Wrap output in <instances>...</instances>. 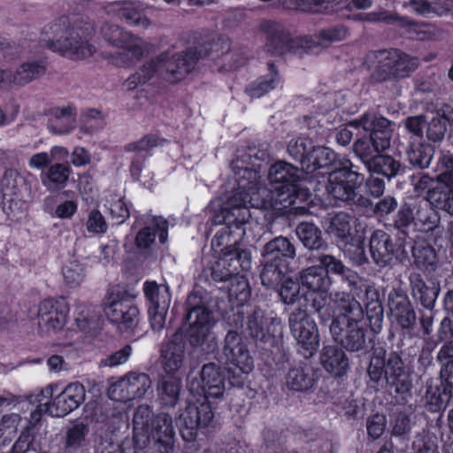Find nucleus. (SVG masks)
I'll return each instance as SVG.
<instances>
[{
	"instance_id": "obj_1",
	"label": "nucleus",
	"mask_w": 453,
	"mask_h": 453,
	"mask_svg": "<svg viewBox=\"0 0 453 453\" xmlns=\"http://www.w3.org/2000/svg\"><path fill=\"white\" fill-rule=\"evenodd\" d=\"M269 158L268 144L262 143L259 145L249 146L243 153L237 155L236 159L233 161L234 170H238L235 174L239 177L236 179L238 182V191L231 196L224 207L221 209L219 215L216 216V222L225 224L226 226L218 232L211 241L212 247H219L223 244L226 238L229 239V235L234 230L239 231L240 237L244 235L242 226L250 218V210L247 204L239 203L243 200L244 196H248V188L250 183H256L257 180V169L260 163Z\"/></svg>"
},
{
	"instance_id": "obj_2",
	"label": "nucleus",
	"mask_w": 453,
	"mask_h": 453,
	"mask_svg": "<svg viewBox=\"0 0 453 453\" xmlns=\"http://www.w3.org/2000/svg\"><path fill=\"white\" fill-rule=\"evenodd\" d=\"M271 188L269 189L250 183L248 196H244L239 203L250 207L285 211L296 203L297 181L300 171L292 165L280 161L273 165L268 173Z\"/></svg>"
},
{
	"instance_id": "obj_3",
	"label": "nucleus",
	"mask_w": 453,
	"mask_h": 453,
	"mask_svg": "<svg viewBox=\"0 0 453 453\" xmlns=\"http://www.w3.org/2000/svg\"><path fill=\"white\" fill-rule=\"evenodd\" d=\"M330 300L339 312L330 325L333 338L348 350L363 349L366 340L362 326L364 310L360 303L346 291L332 292Z\"/></svg>"
},
{
	"instance_id": "obj_4",
	"label": "nucleus",
	"mask_w": 453,
	"mask_h": 453,
	"mask_svg": "<svg viewBox=\"0 0 453 453\" xmlns=\"http://www.w3.org/2000/svg\"><path fill=\"white\" fill-rule=\"evenodd\" d=\"M42 35L46 47L71 60H84L96 52L88 28L73 26L66 17L47 25Z\"/></svg>"
},
{
	"instance_id": "obj_5",
	"label": "nucleus",
	"mask_w": 453,
	"mask_h": 453,
	"mask_svg": "<svg viewBox=\"0 0 453 453\" xmlns=\"http://www.w3.org/2000/svg\"><path fill=\"white\" fill-rule=\"evenodd\" d=\"M357 131L358 138L353 144L354 153L365 165L381 151L388 149L392 137L390 121L365 113L359 119L349 122Z\"/></svg>"
},
{
	"instance_id": "obj_6",
	"label": "nucleus",
	"mask_w": 453,
	"mask_h": 453,
	"mask_svg": "<svg viewBox=\"0 0 453 453\" xmlns=\"http://www.w3.org/2000/svg\"><path fill=\"white\" fill-rule=\"evenodd\" d=\"M0 195L4 213L12 220L19 221L33 200L31 180L15 170H6L0 180Z\"/></svg>"
},
{
	"instance_id": "obj_7",
	"label": "nucleus",
	"mask_w": 453,
	"mask_h": 453,
	"mask_svg": "<svg viewBox=\"0 0 453 453\" xmlns=\"http://www.w3.org/2000/svg\"><path fill=\"white\" fill-rule=\"evenodd\" d=\"M101 33L104 39L121 51L112 54L102 52V56L109 63L117 66H127L139 60L144 53V42L139 37L124 30L115 24L103 25Z\"/></svg>"
},
{
	"instance_id": "obj_8",
	"label": "nucleus",
	"mask_w": 453,
	"mask_h": 453,
	"mask_svg": "<svg viewBox=\"0 0 453 453\" xmlns=\"http://www.w3.org/2000/svg\"><path fill=\"white\" fill-rule=\"evenodd\" d=\"M214 418L213 409L205 397H188L185 408L180 410L179 414L181 437L186 441H194L198 431L211 426Z\"/></svg>"
},
{
	"instance_id": "obj_9",
	"label": "nucleus",
	"mask_w": 453,
	"mask_h": 453,
	"mask_svg": "<svg viewBox=\"0 0 453 453\" xmlns=\"http://www.w3.org/2000/svg\"><path fill=\"white\" fill-rule=\"evenodd\" d=\"M349 161L343 163L342 166L334 170L328 175L326 190L335 200L349 203H365V201L357 191L362 180L361 175L351 170Z\"/></svg>"
},
{
	"instance_id": "obj_10",
	"label": "nucleus",
	"mask_w": 453,
	"mask_h": 453,
	"mask_svg": "<svg viewBox=\"0 0 453 453\" xmlns=\"http://www.w3.org/2000/svg\"><path fill=\"white\" fill-rule=\"evenodd\" d=\"M261 27L267 34L265 50L273 55L297 53L299 50L308 51L316 42L311 35L292 38L282 25L273 21H264Z\"/></svg>"
},
{
	"instance_id": "obj_11",
	"label": "nucleus",
	"mask_w": 453,
	"mask_h": 453,
	"mask_svg": "<svg viewBox=\"0 0 453 453\" xmlns=\"http://www.w3.org/2000/svg\"><path fill=\"white\" fill-rule=\"evenodd\" d=\"M203 58L198 49H190L185 51L171 53L163 52L159 55L162 67L159 69V77L175 83L184 80L194 69L196 63Z\"/></svg>"
},
{
	"instance_id": "obj_12",
	"label": "nucleus",
	"mask_w": 453,
	"mask_h": 453,
	"mask_svg": "<svg viewBox=\"0 0 453 453\" xmlns=\"http://www.w3.org/2000/svg\"><path fill=\"white\" fill-rule=\"evenodd\" d=\"M251 268V255L248 250L232 245L222 250L219 259L211 267V277L215 281L230 280L234 276Z\"/></svg>"
},
{
	"instance_id": "obj_13",
	"label": "nucleus",
	"mask_w": 453,
	"mask_h": 453,
	"mask_svg": "<svg viewBox=\"0 0 453 453\" xmlns=\"http://www.w3.org/2000/svg\"><path fill=\"white\" fill-rule=\"evenodd\" d=\"M290 331L298 344L306 351L304 356H312L319 345V334L315 321L305 310L296 308L289 315Z\"/></svg>"
},
{
	"instance_id": "obj_14",
	"label": "nucleus",
	"mask_w": 453,
	"mask_h": 453,
	"mask_svg": "<svg viewBox=\"0 0 453 453\" xmlns=\"http://www.w3.org/2000/svg\"><path fill=\"white\" fill-rule=\"evenodd\" d=\"M151 387L152 380L147 373L130 372L111 385L108 395L114 401L127 402L143 397Z\"/></svg>"
},
{
	"instance_id": "obj_15",
	"label": "nucleus",
	"mask_w": 453,
	"mask_h": 453,
	"mask_svg": "<svg viewBox=\"0 0 453 453\" xmlns=\"http://www.w3.org/2000/svg\"><path fill=\"white\" fill-rule=\"evenodd\" d=\"M69 306L65 299H45L38 305L37 325L42 334L57 333L67 322Z\"/></svg>"
},
{
	"instance_id": "obj_16",
	"label": "nucleus",
	"mask_w": 453,
	"mask_h": 453,
	"mask_svg": "<svg viewBox=\"0 0 453 453\" xmlns=\"http://www.w3.org/2000/svg\"><path fill=\"white\" fill-rule=\"evenodd\" d=\"M85 398V388L79 382L70 383L54 398L52 403L44 404L45 412L53 417H64L78 409Z\"/></svg>"
},
{
	"instance_id": "obj_17",
	"label": "nucleus",
	"mask_w": 453,
	"mask_h": 453,
	"mask_svg": "<svg viewBox=\"0 0 453 453\" xmlns=\"http://www.w3.org/2000/svg\"><path fill=\"white\" fill-rule=\"evenodd\" d=\"M223 353L226 360L243 374L254 368V361L242 336L236 331H229L225 337Z\"/></svg>"
},
{
	"instance_id": "obj_18",
	"label": "nucleus",
	"mask_w": 453,
	"mask_h": 453,
	"mask_svg": "<svg viewBox=\"0 0 453 453\" xmlns=\"http://www.w3.org/2000/svg\"><path fill=\"white\" fill-rule=\"evenodd\" d=\"M200 378L201 385L195 380L190 382L189 390L191 392H195L200 388L203 395H199V396H203L206 399L209 397L220 398L223 396L226 390L225 376L219 365L215 363L203 365Z\"/></svg>"
},
{
	"instance_id": "obj_19",
	"label": "nucleus",
	"mask_w": 453,
	"mask_h": 453,
	"mask_svg": "<svg viewBox=\"0 0 453 453\" xmlns=\"http://www.w3.org/2000/svg\"><path fill=\"white\" fill-rule=\"evenodd\" d=\"M186 341L182 330L178 329L161 349V365L167 374H175L186 362Z\"/></svg>"
},
{
	"instance_id": "obj_20",
	"label": "nucleus",
	"mask_w": 453,
	"mask_h": 453,
	"mask_svg": "<svg viewBox=\"0 0 453 453\" xmlns=\"http://www.w3.org/2000/svg\"><path fill=\"white\" fill-rule=\"evenodd\" d=\"M388 306L392 325L399 327L404 335L411 336L417 317L408 297L397 291L391 292L388 296Z\"/></svg>"
},
{
	"instance_id": "obj_21",
	"label": "nucleus",
	"mask_w": 453,
	"mask_h": 453,
	"mask_svg": "<svg viewBox=\"0 0 453 453\" xmlns=\"http://www.w3.org/2000/svg\"><path fill=\"white\" fill-rule=\"evenodd\" d=\"M148 432L150 441L153 440L159 453H173L175 431L171 416L166 413L157 414Z\"/></svg>"
},
{
	"instance_id": "obj_22",
	"label": "nucleus",
	"mask_w": 453,
	"mask_h": 453,
	"mask_svg": "<svg viewBox=\"0 0 453 453\" xmlns=\"http://www.w3.org/2000/svg\"><path fill=\"white\" fill-rule=\"evenodd\" d=\"M189 322L188 338L193 346L202 345L214 325L211 312L203 307H194L187 315Z\"/></svg>"
},
{
	"instance_id": "obj_23",
	"label": "nucleus",
	"mask_w": 453,
	"mask_h": 453,
	"mask_svg": "<svg viewBox=\"0 0 453 453\" xmlns=\"http://www.w3.org/2000/svg\"><path fill=\"white\" fill-rule=\"evenodd\" d=\"M280 319L273 314H266L261 309H255L248 317V329L252 338L259 341H267L277 332Z\"/></svg>"
},
{
	"instance_id": "obj_24",
	"label": "nucleus",
	"mask_w": 453,
	"mask_h": 453,
	"mask_svg": "<svg viewBox=\"0 0 453 453\" xmlns=\"http://www.w3.org/2000/svg\"><path fill=\"white\" fill-rule=\"evenodd\" d=\"M109 12L115 13L120 19L131 26L148 28L151 25L150 19L142 12L138 2L125 0L109 4Z\"/></svg>"
},
{
	"instance_id": "obj_25",
	"label": "nucleus",
	"mask_w": 453,
	"mask_h": 453,
	"mask_svg": "<svg viewBox=\"0 0 453 453\" xmlns=\"http://www.w3.org/2000/svg\"><path fill=\"white\" fill-rule=\"evenodd\" d=\"M151 408L147 404L139 405L133 417V440L135 447L143 449L150 443L149 430L156 418Z\"/></svg>"
},
{
	"instance_id": "obj_26",
	"label": "nucleus",
	"mask_w": 453,
	"mask_h": 453,
	"mask_svg": "<svg viewBox=\"0 0 453 453\" xmlns=\"http://www.w3.org/2000/svg\"><path fill=\"white\" fill-rule=\"evenodd\" d=\"M147 226L142 227L137 234L135 244L141 250H147L155 242L156 235L159 241L165 243L167 240L168 222L161 217H154L146 222Z\"/></svg>"
},
{
	"instance_id": "obj_27",
	"label": "nucleus",
	"mask_w": 453,
	"mask_h": 453,
	"mask_svg": "<svg viewBox=\"0 0 453 453\" xmlns=\"http://www.w3.org/2000/svg\"><path fill=\"white\" fill-rule=\"evenodd\" d=\"M397 50H380L371 52L367 57V63L373 69L374 74L380 81H386L393 78Z\"/></svg>"
},
{
	"instance_id": "obj_28",
	"label": "nucleus",
	"mask_w": 453,
	"mask_h": 453,
	"mask_svg": "<svg viewBox=\"0 0 453 453\" xmlns=\"http://www.w3.org/2000/svg\"><path fill=\"white\" fill-rule=\"evenodd\" d=\"M370 252L373 261L381 267L386 266L393 258L394 246L388 234L376 230L370 239Z\"/></svg>"
},
{
	"instance_id": "obj_29",
	"label": "nucleus",
	"mask_w": 453,
	"mask_h": 453,
	"mask_svg": "<svg viewBox=\"0 0 453 453\" xmlns=\"http://www.w3.org/2000/svg\"><path fill=\"white\" fill-rule=\"evenodd\" d=\"M320 361L324 369L334 376H342L349 367L345 352L336 346H325L320 354Z\"/></svg>"
},
{
	"instance_id": "obj_30",
	"label": "nucleus",
	"mask_w": 453,
	"mask_h": 453,
	"mask_svg": "<svg viewBox=\"0 0 453 453\" xmlns=\"http://www.w3.org/2000/svg\"><path fill=\"white\" fill-rule=\"evenodd\" d=\"M47 128L55 135L70 134L75 128V113L73 108L67 106L52 109Z\"/></svg>"
},
{
	"instance_id": "obj_31",
	"label": "nucleus",
	"mask_w": 453,
	"mask_h": 453,
	"mask_svg": "<svg viewBox=\"0 0 453 453\" xmlns=\"http://www.w3.org/2000/svg\"><path fill=\"white\" fill-rule=\"evenodd\" d=\"M299 280L302 285L312 292H326L331 284V279L325 270L317 265L310 266L300 273Z\"/></svg>"
},
{
	"instance_id": "obj_32",
	"label": "nucleus",
	"mask_w": 453,
	"mask_h": 453,
	"mask_svg": "<svg viewBox=\"0 0 453 453\" xmlns=\"http://www.w3.org/2000/svg\"><path fill=\"white\" fill-rule=\"evenodd\" d=\"M128 301L126 293L119 288H113L106 293L102 306L106 318L112 324L119 319V316L127 308Z\"/></svg>"
},
{
	"instance_id": "obj_33",
	"label": "nucleus",
	"mask_w": 453,
	"mask_h": 453,
	"mask_svg": "<svg viewBox=\"0 0 453 453\" xmlns=\"http://www.w3.org/2000/svg\"><path fill=\"white\" fill-rule=\"evenodd\" d=\"M46 67L42 61H27L21 64L11 76L14 86L22 87L38 79L45 73Z\"/></svg>"
},
{
	"instance_id": "obj_34",
	"label": "nucleus",
	"mask_w": 453,
	"mask_h": 453,
	"mask_svg": "<svg viewBox=\"0 0 453 453\" xmlns=\"http://www.w3.org/2000/svg\"><path fill=\"white\" fill-rule=\"evenodd\" d=\"M75 323L81 331L92 334L100 326L99 312L91 305L80 303L75 309Z\"/></svg>"
},
{
	"instance_id": "obj_35",
	"label": "nucleus",
	"mask_w": 453,
	"mask_h": 453,
	"mask_svg": "<svg viewBox=\"0 0 453 453\" xmlns=\"http://www.w3.org/2000/svg\"><path fill=\"white\" fill-rule=\"evenodd\" d=\"M411 10L423 16H443L453 8V0H411Z\"/></svg>"
},
{
	"instance_id": "obj_36",
	"label": "nucleus",
	"mask_w": 453,
	"mask_h": 453,
	"mask_svg": "<svg viewBox=\"0 0 453 453\" xmlns=\"http://www.w3.org/2000/svg\"><path fill=\"white\" fill-rule=\"evenodd\" d=\"M268 74L250 83L245 89L250 98H259L274 89L280 83V77L273 64H268Z\"/></svg>"
},
{
	"instance_id": "obj_37",
	"label": "nucleus",
	"mask_w": 453,
	"mask_h": 453,
	"mask_svg": "<svg viewBox=\"0 0 453 453\" xmlns=\"http://www.w3.org/2000/svg\"><path fill=\"white\" fill-rule=\"evenodd\" d=\"M262 255L265 259L274 262L281 257L293 259L296 257V249L288 239L279 236L265 245Z\"/></svg>"
},
{
	"instance_id": "obj_38",
	"label": "nucleus",
	"mask_w": 453,
	"mask_h": 453,
	"mask_svg": "<svg viewBox=\"0 0 453 453\" xmlns=\"http://www.w3.org/2000/svg\"><path fill=\"white\" fill-rule=\"evenodd\" d=\"M296 232L299 240L309 250H319L326 246L321 231L313 223L302 222L297 226Z\"/></svg>"
},
{
	"instance_id": "obj_39",
	"label": "nucleus",
	"mask_w": 453,
	"mask_h": 453,
	"mask_svg": "<svg viewBox=\"0 0 453 453\" xmlns=\"http://www.w3.org/2000/svg\"><path fill=\"white\" fill-rule=\"evenodd\" d=\"M335 158V154L327 147L312 145L306 159L304 160L303 169L307 173H312L318 168H324L330 165Z\"/></svg>"
},
{
	"instance_id": "obj_40",
	"label": "nucleus",
	"mask_w": 453,
	"mask_h": 453,
	"mask_svg": "<svg viewBox=\"0 0 453 453\" xmlns=\"http://www.w3.org/2000/svg\"><path fill=\"white\" fill-rule=\"evenodd\" d=\"M181 380L177 377H164L157 385L158 399L165 406H174L179 400Z\"/></svg>"
},
{
	"instance_id": "obj_41",
	"label": "nucleus",
	"mask_w": 453,
	"mask_h": 453,
	"mask_svg": "<svg viewBox=\"0 0 453 453\" xmlns=\"http://www.w3.org/2000/svg\"><path fill=\"white\" fill-rule=\"evenodd\" d=\"M71 169L62 164H55L41 174L42 183L49 190L59 189L65 186Z\"/></svg>"
},
{
	"instance_id": "obj_42",
	"label": "nucleus",
	"mask_w": 453,
	"mask_h": 453,
	"mask_svg": "<svg viewBox=\"0 0 453 453\" xmlns=\"http://www.w3.org/2000/svg\"><path fill=\"white\" fill-rule=\"evenodd\" d=\"M143 291L150 303L149 307H170L171 296L168 286L159 285L155 281H146L143 285Z\"/></svg>"
},
{
	"instance_id": "obj_43",
	"label": "nucleus",
	"mask_w": 453,
	"mask_h": 453,
	"mask_svg": "<svg viewBox=\"0 0 453 453\" xmlns=\"http://www.w3.org/2000/svg\"><path fill=\"white\" fill-rule=\"evenodd\" d=\"M370 173L382 174L391 179L397 175L401 170V164L390 156L379 153L367 165H365Z\"/></svg>"
},
{
	"instance_id": "obj_44",
	"label": "nucleus",
	"mask_w": 453,
	"mask_h": 453,
	"mask_svg": "<svg viewBox=\"0 0 453 453\" xmlns=\"http://www.w3.org/2000/svg\"><path fill=\"white\" fill-rule=\"evenodd\" d=\"M162 67L159 61V55L155 58L144 64L135 73L129 76L124 86L127 90L134 89L137 86L146 83L155 74L159 76V69Z\"/></svg>"
},
{
	"instance_id": "obj_45",
	"label": "nucleus",
	"mask_w": 453,
	"mask_h": 453,
	"mask_svg": "<svg viewBox=\"0 0 453 453\" xmlns=\"http://www.w3.org/2000/svg\"><path fill=\"white\" fill-rule=\"evenodd\" d=\"M355 219L349 214L341 211L331 218L328 232L342 241H347L353 233Z\"/></svg>"
},
{
	"instance_id": "obj_46",
	"label": "nucleus",
	"mask_w": 453,
	"mask_h": 453,
	"mask_svg": "<svg viewBox=\"0 0 453 453\" xmlns=\"http://www.w3.org/2000/svg\"><path fill=\"white\" fill-rule=\"evenodd\" d=\"M314 378L311 369L295 367L286 376V386L294 391H305L312 388Z\"/></svg>"
},
{
	"instance_id": "obj_47",
	"label": "nucleus",
	"mask_w": 453,
	"mask_h": 453,
	"mask_svg": "<svg viewBox=\"0 0 453 453\" xmlns=\"http://www.w3.org/2000/svg\"><path fill=\"white\" fill-rule=\"evenodd\" d=\"M410 283L413 296L418 299L425 308H432L436 299V291L427 287L421 276L418 273H411L410 275Z\"/></svg>"
},
{
	"instance_id": "obj_48",
	"label": "nucleus",
	"mask_w": 453,
	"mask_h": 453,
	"mask_svg": "<svg viewBox=\"0 0 453 453\" xmlns=\"http://www.w3.org/2000/svg\"><path fill=\"white\" fill-rule=\"evenodd\" d=\"M430 204L453 215V187L434 186L427 193Z\"/></svg>"
},
{
	"instance_id": "obj_49",
	"label": "nucleus",
	"mask_w": 453,
	"mask_h": 453,
	"mask_svg": "<svg viewBox=\"0 0 453 453\" xmlns=\"http://www.w3.org/2000/svg\"><path fill=\"white\" fill-rule=\"evenodd\" d=\"M434 152V148L429 144L411 143L407 150V156L411 165L424 169L429 166Z\"/></svg>"
},
{
	"instance_id": "obj_50",
	"label": "nucleus",
	"mask_w": 453,
	"mask_h": 453,
	"mask_svg": "<svg viewBox=\"0 0 453 453\" xmlns=\"http://www.w3.org/2000/svg\"><path fill=\"white\" fill-rule=\"evenodd\" d=\"M86 273L85 265L77 260L67 262L62 269L64 281L69 288L80 286L86 277Z\"/></svg>"
},
{
	"instance_id": "obj_51",
	"label": "nucleus",
	"mask_w": 453,
	"mask_h": 453,
	"mask_svg": "<svg viewBox=\"0 0 453 453\" xmlns=\"http://www.w3.org/2000/svg\"><path fill=\"white\" fill-rule=\"evenodd\" d=\"M349 30L344 26L331 27L322 30L317 36H311L316 42L315 44L310 49L312 50L319 45L326 46L333 42H337L346 39L349 36Z\"/></svg>"
},
{
	"instance_id": "obj_52",
	"label": "nucleus",
	"mask_w": 453,
	"mask_h": 453,
	"mask_svg": "<svg viewBox=\"0 0 453 453\" xmlns=\"http://www.w3.org/2000/svg\"><path fill=\"white\" fill-rule=\"evenodd\" d=\"M283 274L284 272L276 262L265 259L260 274L262 284L266 288H274L282 280Z\"/></svg>"
},
{
	"instance_id": "obj_53",
	"label": "nucleus",
	"mask_w": 453,
	"mask_h": 453,
	"mask_svg": "<svg viewBox=\"0 0 453 453\" xmlns=\"http://www.w3.org/2000/svg\"><path fill=\"white\" fill-rule=\"evenodd\" d=\"M384 365V378L388 383L395 384L403 374V365L400 356L395 352L388 355Z\"/></svg>"
},
{
	"instance_id": "obj_54",
	"label": "nucleus",
	"mask_w": 453,
	"mask_h": 453,
	"mask_svg": "<svg viewBox=\"0 0 453 453\" xmlns=\"http://www.w3.org/2000/svg\"><path fill=\"white\" fill-rule=\"evenodd\" d=\"M365 291L367 297L371 298L366 303L367 317L371 322L374 320L375 323L380 324L383 319V307L379 300L378 292L368 285L365 286Z\"/></svg>"
},
{
	"instance_id": "obj_55",
	"label": "nucleus",
	"mask_w": 453,
	"mask_h": 453,
	"mask_svg": "<svg viewBox=\"0 0 453 453\" xmlns=\"http://www.w3.org/2000/svg\"><path fill=\"white\" fill-rule=\"evenodd\" d=\"M139 309L130 301L127 304V308L122 310L119 319L113 323L119 330H128L135 327L139 322Z\"/></svg>"
},
{
	"instance_id": "obj_56",
	"label": "nucleus",
	"mask_w": 453,
	"mask_h": 453,
	"mask_svg": "<svg viewBox=\"0 0 453 453\" xmlns=\"http://www.w3.org/2000/svg\"><path fill=\"white\" fill-rule=\"evenodd\" d=\"M88 427L83 423L72 426L65 433V447L77 449L85 443Z\"/></svg>"
},
{
	"instance_id": "obj_57",
	"label": "nucleus",
	"mask_w": 453,
	"mask_h": 453,
	"mask_svg": "<svg viewBox=\"0 0 453 453\" xmlns=\"http://www.w3.org/2000/svg\"><path fill=\"white\" fill-rule=\"evenodd\" d=\"M397 58L395 64L393 78L406 77L414 72L418 65V58L410 57L399 50H397Z\"/></svg>"
},
{
	"instance_id": "obj_58",
	"label": "nucleus",
	"mask_w": 453,
	"mask_h": 453,
	"mask_svg": "<svg viewBox=\"0 0 453 453\" xmlns=\"http://www.w3.org/2000/svg\"><path fill=\"white\" fill-rule=\"evenodd\" d=\"M311 147L312 143L309 139L304 137H298L296 139H292L289 142L288 151L293 158L299 160L303 166L306 156H308Z\"/></svg>"
},
{
	"instance_id": "obj_59",
	"label": "nucleus",
	"mask_w": 453,
	"mask_h": 453,
	"mask_svg": "<svg viewBox=\"0 0 453 453\" xmlns=\"http://www.w3.org/2000/svg\"><path fill=\"white\" fill-rule=\"evenodd\" d=\"M167 141L157 134H150L143 136L135 142H131L127 146L128 151H148L153 148L164 146Z\"/></svg>"
},
{
	"instance_id": "obj_60",
	"label": "nucleus",
	"mask_w": 453,
	"mask_h": 453,
	"mask_svg": "<svg viewBox=\"0 0 453 453\" xmlns=\"http://www.w3.org/2000/svg\"><path fill=\"white\" fill-rule=\"evenodd\" d=\"M415 219L416 225L419 226L424 231L432 230L438 224L437 213L426 204L417 210Z\"/></svg>"
},
{
	"instance_id": "obj_61",
	"label": "nucleus",
	"mask_w": 453,
	"mask_h": 453,
	"mask_svg": "<svg viewBox=\"0 0 453 453\" xmlns=\"http://www.w3.org/2000/svg\"><path fill=\"white\" fill-rule=\"evenodd\" d=\"M110 214L118 224L123 223L129 217V211L123 199L119 196H112L107 200Z\"/></svg>"
},
{
	"instance_id": "obj_62",
	"label": "nucleus",
	"mask_w": 453,
	"mask_h": 453,
	"mask_svg": "<svg viewBox=\"0 0 453 453\" xmlns=\"http://www.w3.org/2000/svg\"><path fill=\"white\" fill-rule=\"evenodd\" d=\"M439 162L445 171L438 175L435 186L445 187V185H448L449 188L453 187V154H443Z\"/></svg>"
},
{
	"instance_id": "obj_63",
	"label": "nucleus",
	"mask_w": 453,
	"mask_h": 453,
	"mask_svg": "<svg viewBox=\"0 0 453 453\" xmlns=\"http://www.w3.org/2000/svg\"><path fill=\"white\" fill-rule=\"evenodd\" d=\"M86 229L94 234H104L107 231V223L103 214L96 209L91 210L87 218Z\"/></svg>"
},
{
	"instance_id": "obj_64",
	"label": "nucleus",
	"mask_w": 453,
	"mask_h": 453,
	"mask_svg": "<svg viewBox=\"0 0 453 453\" xmlns=\"http://www.w3.org/2000/svg\"><path fill=\"white\" fill-rule=\"evenodd\" d=\"M300 285L299 282L286 279L282 281L279 295L281 300L287 304L294 303L299 297Z\"/></svg>"
}]
</instances>
